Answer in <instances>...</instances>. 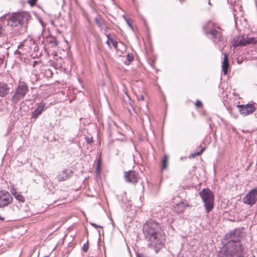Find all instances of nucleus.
I'll return each mask as SVG.
<instances>
[{"label": "nucleus", "mask_w": 257, "mask_h": 257, "mask_svg": "<svg viewBox=\"0 0 257 257\" xmlns=\"http://www.w3.org/2000/svg\"><path fill=\"white\" fill-rule=\"evenodd\" d=\"M208 4H209V5H210V0H208Z\"/></svg>", "instance_id": "42"}, {"label": "nucleus", "mask_w": 257, "mask_h": 257, "mask_svg": "<svg viewBox=\"0 0 257 257\" xmlns=\"http://www.w3.org/2000/svg\"><path fill=\"white\" fill-rule=\"evenodd\" d=\"M242 132H243V133H244V132H248V131H244V130H242Z\"/></svg>", "instance_id": "41"}, {"label": "nucleus", "mask_w": 257, "mask_h": 257, "mask_svg": "<svg viewBox=\"0 0 257 257\" xmlns=\"http://www.w3.org/2000/svg\"><path fill=\"white\" fill-rule=\"evenodd\" d=\"M12 195L6 190L0 191V207L8 206L13 202Z\"/></svg>", "instance_id": "8"}, {"label": "nucleus", "mask_w": 257, "mask_h": 257, "mask_svg": "<svg viewBox=\"0 0 257 257\" xmlns=\"http://www.w3.org/2000/svg\"><path fill=\"white\" fill-rule=\"evenodd\" d=\"M195 105L196 107L198 108H202L203 107L202 103L199 100L196 101Z\"/></svg>", "instance_id": "25"}, {"label": "nucleus", "mask_w": 257, "mask_h": 257, "mask_svg": "<svg viewBox=\"0 0 257 257\" xmlns=\"http://www.w3.org/2000/svg\"><path fill=\"white\" fill-rule=\"evenodd\" d=\"M179 207H181L182 208H183L182 209L180 210V212H182L183 211V209H184V206H183V204H179L177 205Z\"/></svg>", "instance_id": "38"}, {"label": "nucleus", "mask_w": 257, "mask_h": 257, "mask_svg": "<svg viewBox=\"0 0 257 257\" xmlns=\"http://www.w3.org/2000/svg\"><path fill=\"white\" fill-rule=\"evenodd\" d=\"M127 59L128 61V64H130V63L134 60V56L132 54L128 53L126 56Z\"/></svg>", "instance_id": "23"}, {"label": "nucleus", "mask_w": 257, "mask_h": 257, "mask_svg": "<svg viewBox=\"0 0 257 257\" xmlns=\"http://www.w3.org/2000/svg\"><path fill=\"white\" fill-rule=\"evenodd\" d=\"M223 62L228 63V55L226 53L224 54Z\"/></svg>", "instance_id": "29"}, {"label": "nucleus", "mask_w": 257, "mask_h": 257, "mask_svg": "<svg viewBox=\"0 0 257 257\" xmlns=\"http://www.w3.org/2000/svg\"><path fill=\"white\" fill-rule=\"evenodd\" d=\"M257 200V189H253L248 193L243 198V201L244 203L253 205Z\"/></svg>", "instance_id": "10"}, {"label": "nucleus", "mask_w": 257, "mask_h": 257, "mask_svg": "<svg viewBox=\"0 0 257 257\" xmlns=\"http://www.w3.org/2000/svg\"><path fill=\"white\" fill-rule=\"evenodd\" d=\"M203 30L206 35L210 34L213 42L218 44L223 41V36L222 32L223 30L217 24L209 21L203 26Z\"/></svg>", "instance_id": "4"}, {"label": "nucleus", "mask_w": 257, "mask_h": 257, "mask_svg": "<svg viewBox=\"0 0 257 257\" xmlns=\"http://www.w3.org/2000/svg\"><path fill=\"white\" fill-rule=\"evenodd\" d=\"M168 157L167 155L164 156L161 162L162 169H166L167 168Z\"/></svg>", "instance_id": "18"}, {"label": "nucleus", "mask_w": 257, "mask_h": 257, "mask_svg": "<svg viewBox=\"0 0 257 257\" xmlns=\"http://www.w3.org/2000/svg\"><path fill=\"white\" fill-rule=\"evenodd\" d=\"M11 193L14 197H15V196H16L19 193L15 189H13L12 191H11Z\"/></svg>", "instance_id": "33"}, {"label": "nucleus", "mask_w": 257, "mask_h": 257, "mask_svg": "<svg viewBox=\"0 0 257 257\" xmlns=\"http://www.w3.org/2000/svg\"><path fill=\"white\" fill-rule=\"evenodd\" d=\"M90 224L93 226L94 227H95V228H102V226H100V225H97L96 224L94 223H92V222H90Z\"/></svg>", "instance_id": "30"}, {"label": "nucleus", "mask_w": 257, "mask_h": 257, "mask_svg": "<svg viewBox=\"0 0 257 257\" xmlns=\"http://www.w3.org/2000/svg\"><path fill=\"white\" fill-rule=\"evenodd\" d=\"M94 22L97 25L100 31L103 32L104 34H106L109 28L106 26L105 20L101 16H98L95 18Z\"/></svg>", "instance_id": "13"}, {"label": "nucleus", "mask_w": 257, "mask_h": 257, "mask_svg": "<svg viewBox=\"0 0 257 257\" xmlns=\"http://www.w3.org/2000/svg\"><path fill=\"white\" fill-rule=\"evenodd\" d=\"M126 22H127V24H128V25L132 28V20L131 19H127V20H126Z\"/></svg>", "instance_id": "32"}, {"label": "nucleus", "mask_w": 257, "mask_h": 257, "mask_svg": "<svg viewBox=\"0 0 257 257\" xmlns=\"http://www.w3.org/2000/svg\"><path fill=\"white\" fill-rule=\"evenodd\" d=\"M72 172L68 171V170H65L59 173L57 178L60 181H63L67 180L70 178Z\"/></svg>", "instance_id": "16"}, {"label": "nucleus", "mask_w": 257, "mask_h": 257, "mask_svg": "<svg viewBox=\"0 0 257 257\" xmlns=\"http://www.w3.org/2000/svg\"><path fill=\"white\" fill-rule=\"evenodd\" d=\"M242 231V228H238L226 233L216 257H243V248L240 242Z\"/></svg>", "instance_id": "2"}, {"label": "nucleus", "mask_w": 257, "mask_h": 257, "mask_svg": "<svg viewBox=\"0 0 257 257\" xmlns=\"http://www.w3.org/2000/svg\"><path fill=\"white\" fill-rule=\"evenodd\" d=\"M204 205L206 213L210 212L214 207V194L209 189H203L199 193Z\"/></svg>", "instance_id": "6"}, {"label": "nucleus", "mask_w": 257, "mask_h": 257, "mask_svg": "<svg viewBox=\"0 0 257 257\" xmlns=\"http://www.w3.org/2000/svg\"><path fill=\"white\" fill-rule=\"evenodd\" d=\"M86 142L88 144H90L93 142V139L92 138H86Z\"/></svg>", "instance_id": "31"}, {"label": "nucleus", "mask_w": 257, "mask_h": 257, "mask_svg": "<svg viewBox=\"0 0 257 257\" xmlns=\"http://www.w3.org/2000/svg\"><path fill=\"white\" fill-rule=\"evenodd\" d=\"M143 231L149 248L158 253L164 247L165 234L159 222L153 219L147 221L143 226Z\"/></svg>", "instance_id": "1"}, {"label": "nucleus", "mask_w": 257, "mask_h": 257, "mask_svg": "<svg viewBox=\"0 0 257 257\" xmlns=\"http://www.w3.org/2000/svg\"><path fill=\"white\" fill-rule=\"evenodd\" d=\"M11 88L8 83L0 81V97L3 98L8 95L10 92Z\"/></svg>", "instance_id": "14"}, {"label": "nucleus", "mask_w": 257, "mask_h": 257, "mask_svg": "<svg viewBox=\"0 0 257 257\" xmlns=\"http://www.w3.org/2000/svg\"><path fill=\"white\" fill-rule=\"evenodd\" d=\"M38 0H29L28 3L31 6H34L36 4Z\"/></svg>", "instance_id": "27"}, {"label": "nucleus", "mask_w": 257, "mask_h": 257, "mask_svg": "<svg viewBox=\"0 0 257 257\" xmlns=\"http://www.w3.org/2000/svg\"><path fill=\"white\" fill-rule=\"evenodd\" d=\"M100 169H101V161H100V159H99L97 162V167L96 169V172L97 173L100 172Z\"/></svg>", "instance_id": "24"}, {"label": "nucleus", "mask_w": 257, "mask_h": 257, "mask_svg": "<svg viewBox=\"0 0 257 257\" xmlns=\"http://www.w3.org/2000/svg\"><path fill=\"white\" fill-rule=\"evenodd\" d=\"M45 103L42 102L35 109L34 111L32 112L31 117L33 118H36L37 117L42 113L43 111L45 106Z\"/></svg>", "instance_id": "15"}, {"label": "nucleus", "mask_w": 257, "mask_h": 257, "mask_svg": "<svg viewBox=\"0 0 257 257\" xmlns=\"http://www.w3.org/2000/svg\"><path fill=\"white\" fill-rule=\"evenodd\" d=\"M15 197L20 202H24L25 201V197L20 193H19Z\"/></svg>", "instance_id": "22"}, {"label": "nucleus", "mask_w": 257, "mask_h": 257, "mask_svg": "<svg viewBox=\"0 0 257 257\" xmlns=\"http://www.w3.org/2000/svg\"><path fill=\"white\" fill-rule=\"evenodd\" d=\"M204 150H205V148H202L199 151H198L197 152H195L193 154H191L190 156V158H194L196 157L197 156L200 155L203 153V152L204 151Z\"/></svg>", "instance_id": "21"}, {"label": "nucleus", "mask_w": 257, "mask_h": 257, "mask_svg": "<svg viewBox=\"0 0 257 257\" xmlns=\"http://www.w3.org/2000/svg\"><path fill=\"white\" fill-rule=\"evenodd\" d=\"M141 100H144V96L143 95H141L140 98Z\"/></svg>", "instance_id": "39"}, {"label": "nucleus", "mask_w": 257, "mask_h": 257, "mask_svg": "<svg viewBox=\"0 0 257 257\" xmlns=\"http://www.w3.org/2000/svg\"><path fill=\"white\" fill-rule=\"evenodd\" d=\"M4 218L0 216V220H4Z\"/></svg>", "instance_id": "40"}, {"label": "nucleus", "mask_w": 257, "mask_h": 257, "mask_svg": "<svg viewBox=\"0 0 257 257\" xmlns=\"http://www.w3.org/2000/svg\"><path fill=\"white\" fill-rule=\"evenodd\" d=\"M106 43L108 47L110 49L111 48L110 45V41L107 40Z\"/></svg>", "instance_id": "37"}, {"label": "nucleus", "mask_w": 257, "mask_h": 257, "mask_svg": "<svg viewBox=\"0 0 257 257\" xmlns=\"http://www.w3.org/2000/svg\"><path fill=\"white\" fill-rule=\"evenodd\" d=\"M29 45H30V49L31 50H33V48H32V46H34L33 49L34 51H35V48H36V46H35V42L34 41L32 40V39H30V40H25L23 43H22L21 44L19 45V46H18V50H16L15 52V54H18V55H23L25 54L24 52H23L21 50V49L22 48V47H29Z\"/></svg>", "instance_id": "12"}, {"label": "nucleus", "mask_w": 257, "mask_h": 257, "mask_svg": "<svg viewBox=\"0 0 257 257\" xmlns=\"http://www.w3.org/2000/svg\"><path fill=\"white\" fill-rule=\"evenodd\" d=\"M29 16L25 13H17L12 15L8 20V25L14 30L15 35H19L24 32L23 25L28 20Z\"/></svg>", "instance_id": "3"}, {"label": "nucleus", "mask_w": 257, "mask_h": 257, "mask_svg": "<svg viewBox=\"0 0 257 257\" xmlns=\"http://www.w3.org/2000/svg\"><path fill=\"white\" fill-rule=\"evenodd\" d=\"M46 42L49 43L52 47H55L58 44L56 38L54 37H49L47 38Z\"/></svg>", "instance_id": "17"}, {"label": "nucleus", "mask_w": 257, "mask_h": 257, "mask_svg": "<svg viewBox=\"0 0 257 257\" xmlns=\"http://www.w3.org/2000/svg\"><path fill=\"white\" fill-rule=\"evenodd\" d=\"M237 107H238L240 114L244 116L252 113L255 110V106L250 103L246 105H237Z\"/></svg>", "instance_id": "11"}, {"label": "nucleus", "mask_w": 257, "mask_h": 257, "mask_svg": "<svg viewBox=\"0 0 257 257\" xmlns=\"http://www.w3.org/2000/svg\"><path fill=\"white\" fill-rule=\"evenodd\" d=\"M110 42L112 43L113 46L116 49L117 47V42L115 40H114L113 39L111 40Z\"/></svg>", "instance_id": "28"}, {"label": "nucleus", "mask_w": 257, "mask_h": 257, "mask_svg": "<svg viewBox=\"0 0 257 257\" xmlns=\"http://www.w3.org/2000/svg\"><path fill=\"white\" fill-rule=\"evenodd\" d=\"M124 178L126 182L135 184L138 182L139 173L134 170L124 172Z\"/></svg>", "instance_id": "9"}, {"label": "nucleus", "mask_w": 257, "mask_h": 257, "mask_svg": "<svg viewBox=\"0 0 257 257\" xmlns=\"http://www.w3.org/2000/svg\"><path fill=\"white\" fill-rule=\"evenodd\" d=\"M88 242L87 241L86 243H84L82 246V250L84 252H86L88 249Z\"/></svg>", "instance_id": "26"}, {"label": "nucleus", "mask_w": 257, "mask_h": 257, "mask_svg": "<svg viewBox=\"0 0 257 257\" xmlns=\"http://www.w3.org/2000/svg\"><path fill=\"white\" fill-rule=\"evenodd\" d=\"M7 31L4 26L0 25V37H4L6 36Z\"/></svg>", "instance_id": "20"}, {"label": "nucleus", "mask_w": 257, "mask_h": 257, "mask_svg": "<svg viewBox=\"0 0 257 257\" xmlns=\"http://www.w3.org/2000/svg\"><path fill=\"white\" fill-rule=\"evenodd\" d=\"M107 38V40H108V41H111V40H112V39L110 38V34H108L107 33H106V34H104Z\"/></svg>", "instance_id": "35"}, {"label": "nucleus", "mask_w": 257, "mask_h": 257, "mask_svg": "<svg viewBox=\"0 0 257 257\" xmlns=\"http://www.w3.org/2000/svg\"><path fill=\"white\" fill-rule=\"evenodd\" d=\"M137 257H148L146 255L143 253H137Z\"/></svg>", "instance_id": "34"}, {"label": "nucleus", "mask_w": 257, "mask_h": 257, "mask_svg": "<svg viewBox=\"0 0 257 257\" xmlns=\"http://www.w3.org/2000/svg\"><path fill=\"white\" fill-rule=\"evenodd\" d=\"M29 91V87L27 84L24 81H19L17 86L11 93V100L12 104L16 105L22 101Z\"/></svg>", "instance_id": "5"}, {"label": "nucleus", "mask_w": 257, "mask_h": 257, "mask_svg": "<svg viewBox=\"0 0 257 257\" xmlns=\"http://www.w3.org/2000/svg\"><path fill=\"white\" fill-rule=\"evenodd\" d=\"M229 67V63L222 62V68L224 75H226L228 73V68Z\"/></svg>", "instance_id": "19"}, {"label": "nucleus", "mask_w": 257, "mask_h": 257, "mask_svg": "<svg viewBox=\"0 0 257 257\" xmlns=\"http://www.w3.org/2000/svg\"><path fill=\"white\" fill-rule=\"evenodd\" d=\"M255 39L253 37L247 38L245 36H239L234 38L232 40V45L234 47L245 46L247 44L255 43Z\"/></svg>", "instance_id": "7"}, {"label": "nucleus", "mask_w": 257, "mask_h": 257, "mask_svg": "<svg viewBox=\"0 0 257 257\" xmlns=\"http://www.w3.org/2000/svg\"><path fill=\"white\" fill-rule=\"evenodd\" d=\"M4 58H5V56H2V57H0V66H1L3 64V63Z\"/></svg>", "instance_id": "36"}]
</instances>
